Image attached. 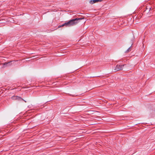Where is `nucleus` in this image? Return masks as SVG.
I'll return each instance as SVG.
<instances>
[{"label": "nucleus", "instance_id": "obj_1", "mask_svg": "<svg viewBox=\"0 0 155 155\" xmlns=\"http://www.w3.org/2000/svg\"><path fill=\"white\" fill-rule=\"evenodd\" d=\"M83 18H78L73 19L69 20V21L65 23L60 27L66 26V27H69L76 25L81 20L83 19Z\"/></svg>", "mask_w": 155, "mask_h": 155}, {"label": "nucleus", "instance_id": "obj_4", "mask_svg": "<svg viewBox=\"0 0 155 155\" xmlns=\"http://www.w3.org/2000/svg\"><path fill=\"white\" fill-rule=\"evenodd\" d=\"M12 61L9 62H5L3 64V65L5 67H7L10 66L11 65V62Z\"/></svg>", "mask_w": 155, "mask_h": 155}, {"label": "nucleus", "instance_id": "obj_6", "mask_svg": "<svg viewBox=\"0 0 155 155\" xmlns=\"http://www.w3.org/2000/svg\"><path fill=\"white\" fill-rule=\"evenodd\" d=\"M132 45H131V46H130V47H129L128 48V49L126 51H125V53H128L130 51H131L130 49L132 47Z\"/></svg>", "mask_w": 155, "mask_h": 155}, {"label": "nucleus", "instance_id": "obj_2", "mask_svg": "<svg viewBox=\"0 0 155 155\" xmlns=\"http://www.w3.org/2000/svg\"><path fill=\"white\" fill-rule=\"evenodd\" d=\"M126 66V64L117 65L115 68L114 70L116 71L122 70L123 69L124 67V66Z\"/></svg>", "mask_w": 155, "mask_h": 155}, {"label": "nucleus", "instance_id": "obj_3", "mask_svg": "<svg viewBox=\"0 0 155 155\" xmlns=\"http://www.w3.org/2000/svg\"><path fill=\"white\" fill-rule=\"evenodd\" d=\"M12 99L13 100H22V98L20 97L17 96H13L12 97Z\"/></svg>", "mask_w": 155, "mask_h": 155}, {"label": "nucleus", "instance_id": "obj_5", "mask_svg": "<svg viewBox=\"0 0 155 155\" xmlns=\"http://www.w3.org/2000/svg\"><path fill=\"white\" fill-rule=\"evenodd\" d=\"M101 1V0H91L90 1V3L92 4L99 1Z\"/></svg>", "mask_w": 155, "mask_h": 155}]
</instances>
